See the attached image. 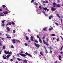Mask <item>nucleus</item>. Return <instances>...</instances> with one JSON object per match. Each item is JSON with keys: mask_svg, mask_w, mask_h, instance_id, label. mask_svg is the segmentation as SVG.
I'll list each match as a JSON object with an SVG mask.
<instances>
[{"mask_svg": "<svg viewBox=\"0 0 63 63\" xmlns=\"http://www.w3.org/2000/svg\"><path fill=\"white\" fill-rule=\"evenodd\" d=\"M43 9L44 11H47V12H48L49 11V9H47V7H45V8H43Z\"/></svg>", "mask_w": 63, "mask_h": 63, "instance_id": "nucleus-1", "label": "nucleus"}, {"mask_svg": "<svg viewBox=\"0 0 63 63\" xmlns=\"http://www.w3.org/2000/svg\"><path fill=\"white\" fill-rule=\"evenodd\" d=\"M34 45L36 47H37V48H39V47L40 46V45L38 44H36V43H35Z\"/></svg>", "mask_w": 63, "mask_h": 63, "instance_id": "nucleus-2", "label": "nucleus"}, {"mask_svg": "<svg viewBox=\"0 0 63 63\" xmlns=\"http://www.w3.org/2000/svg\"><path fill=\"white\" fill-rule=\"evenodd\" d=\"M43 42L45 44V45H47V46H48V43H47V42H45V40H43Z\"/></svg>", "mask_w": 63, "mask_h": 63, "instance_id": "nucleus-3", "label": "nucleus"}, {"mask_svg": "<svg viewBox=\"0 0 63 63\" xmlns=\"http://www.w3.org/2000/svg\"><path fill=\"white\" fill-rule=\"evenodd\" d=\"M19 54L20 55H21V56H22V57H25L26 56V55H25V54H21L20 53H19Z\"/></svg>", "mask_w": 63, "mask_h": 63, "instance_id": "nucleus-4", "label": "nucleus"}, {"mask_svg": "<svg viewBox=\"0 0 63 63\" xmlns=\"http://www.w3.org/2000/svg\"><path fill=\"white\" fill-rule=\"evenodd\" d=\"M4 52L6 54H9V51H7L6 50H5L4 51Z\"/></svg>", "mask_w": 63, "mask_h": 63, "instance_id": "nucleus-5", "label": "nucleus"}, {"mask_svg": "<svg viewBox=\"0 0 63 63\" xmlns=\"http://www.w3.org/2000/svg\"><path fill=\"white\" fill-rule=\"evenodd\" d=\"M12 42L13 44L16 43V39H13L12 41Z\"/></svg>", "mask_w": 63, "mask_h": 63, "instance_id": "nucleus-6", "label": "nucleus"}, {"mask_svg": "<svg viewBox=\"0 0 63 63\" xmlns=\"http://www.w3.org/2000/svg\"><path fill=\"white\" fill-rule=\"evenodd\" d=\"M51 10L52 11H53V12H54V11H55V9H54V8L52 7Z\"/></svg>", "mask_w": 63, "mask_h": 63, "instance_id": "nucleus-7", "label": "nucleus"}, {"mask_svg": "<svg viewBox=\"0 0 63 63\" xmlns=\"http://www.w3.org/2000/svg\"><path fill=\"white\" fill-rule=\"evenodd\" d=\"M10 56H11V55L8 54V55L6 56V57H7V59H8V58H9V57H10Z\"/></svg>", "mask_w": 63, "mask_h": 63, "instance_id": "nucleus-8", "label": "nucleus"}, {"mask_svg": "<svg viewBox=\"0 0 63 63\" xmlns=\"http://www.w3.org/2000/svg\"><path fill=\"white\" fill-rule=\"evenodd\" d=\"M3 13L5 15H7V14H8V11H7L6 12H3Z\"/></svg>", "mask_w": 63, "mask_h": 63, "instance_id": "nucleus-9", "label": "nucleus"}, {"mask_svg": "<svg viewBox=\"0 0 63 63\" xmlns=\"http://www.w3.org/2000/svg\"><path fill=\"white\" fill-rule=\"evenodd\" d=\"M2 57L4 59H7L6 57H5V56H4V55H3Z\"/></svg>", "mask_w": 63, "mask_h": 63, "instance_id": "nucleus-10", "label": "nucleus"}, {"mask_svg": "<svg viewBox=\"0 0 63 63\" xmlns=\"http://www.w3.org/2000/svg\"><path fill=\"white\" fill-rule=\"evenodd\" d=\"M56 16H58V17H59V18H60V16H59V14H57Z\"/></svg>", "mask_w": 63, "mask_h": 63, "instance_id": "nucleus-11", "label": "nucleus"}, {"mask_svg": "<svg viewBox=\"0 0 63 63\" xmlns=\"http://www.w3.org/2000/svg\"><path fill=\"white\" fill-rule=\"evenodd\" d=\"M7 31H10V28H9V27H7Z\"/></svg>", "mask_w": 63, "mask_h": 63, "instance_id": "nucleus-12", "label": "nucleus"}, {"mask_svg": "<svg viewBox=\"0 0 63 63\" xmlns=\"http://www.w3.org/2000/svg\"><path fill=\"white\" fill-rule=\"evenodd\" d=\"M24 63H27V60H24Z\"/></svg>", "mask_w": 63, "mask_h": 63, "instance_id": "nucleus-13", "label": "nucleus"}, {"mask_svg": "<svg viewBox=\"0 0 63 63\" xmlns=\"http://www.w3.org/2000/svg\"><path fill=\"white\" fill-rule=\"evenodd\" d=\"M47 29V27H45V28H43V31H45Z\"/></svg>", "mask_w": 63, "mask_h": 63, "instance_id": "nucleus-14", "label": "nucleus"}, {"mask_svg": "<svg viewBox=\"0 0 63 63\" xmlns=\"http://www.w3.org/2000/svg\"><path fill=\"white\" fill-rule=\"evenodd\" d=\"M36 37L37 38L39 39H41V37H40V36H39V35H37L36 36Z\"/></svg>", "mask_w": 63, "mask_h": 63, "instance_id": "nucleus-15", "label": "nucleus"}, {"mask_svg": "<svg viewBox=\"0 0 63 63\" xmlns=\"http://www.w3.org/2000/svg\"><path fill=\"white\" fill-rule=\"evenodd\" d=\"M39 41L41 43H42V40H41V38L40 39H39Z\"/></svg>", "mask_w": 63, "mask_h": 63, "instance_id": "nucleus-16", "label": "nucleus"}, {"mask_svg": "<svg viewBox=\"0 0 63 63\" xmlns=\"http://www.w3.org/2000/svg\"><path fill=\"white\" fill-rule=\"evenodd\" d=\"M17 60H18V61H21V60H22L21 59H20L19 58H17Z\"/></svg>", "mask_w": 63, "mask_h": 63, "instance_id": "nucleus-17", "label": "nucleus"}, {"mask_svg": "<svg viewBox=\"0 0 63 63\" xmlns=\"http://www.w3.org/2000/svg\"><path fill=\"white\" fill-rule=\"evenodd\" d=\"M8 24L9 25H11L12 24V23L11 22H10L9 23H8Z\"/></svg>", "mask_w": 63, "mask_h": 63, "instance_id": "nucleus-18", "label": "nucleus"}, {"mask_svg": "<svg viewBox=\"0 0 63 63\" xmlns=\"http://www.w3.org/2000/svg\"><path fill=\"white\" fill-rule=\"evenodd\" d=\"M3 14V13H1L0 15V16H4V15H2Z\"/></svg>", "mask_w": 63, "mask_h": 63, "instance_id": "nucleus-19", "label": "nucleus"}, {"mask_svg": "<svg viewBox=\"0 0 63 63\" xmlns=\"http://www.w3.org/2000/svg\"><path fill=\"white\" fill-rule=\"evenodd\" d=\"M35 43H38V41H37V40H34Z\"/></svg>", "mask_w": 63, "mask_h": 63, "instance_id": "nucleus-20", "label": "nucleus"}, {"mask_svg": "<svg viewBox=\"0 0 63 63\" xmlns=\"http://www.w3.org/2000/svg\"><path fill=\"white\" fill-rule=\"evenodd\" d=\"M2 7L3 8H6V6L5 5H2Z\"/></svg>", "mask_w": 63, "mask_h": 63, "instance_id": "nucleus-21", "label": "nucleus"}, {"mask_svg": "<svg viewBox=\"0 0 63 63\" xmlns=\"http://www.w3.org/2000/svg\"><path fill=\"white\" fill-rule=\"evenodd\" d=\"M28 56H30L31 57H32V55L30 54H28Z\"/></svg>", "mask_w": 63, "mask_h": 63, "instance_id": "nucleus-22", "label": "nucleus"}, {"mask_svg": "<svg viewBox=\"0 0 63 63\" xmlns=\"http://www.w3.org/2000/svg\"><path fill=\"white\" fill-rule=\"evenodd\" d=\"M6 38H8L9 39H11V37L10 36H7V37Z\"/></svg>", "mask_w": 63, "mask_h": 63, "instance_id": "nucleus-23", "label": "nucleus"}, {"mask_svg": "<svg viewBox=\"0 0 63 63\" xmlns=\"http://www.w3.org/2000/svg\"><path fill=\"white\" fill-rule=\"evenodd\" d=\"M57 7H60V5L59 4H58L57 5Z\"/></svg>", "mask_w": 63, "mask_h": 63, "instance_id": "nucleus-24", "label": "nucleus"}, {"mask_svg": "<svg viewBox=\"0 0 63 63\" xmlns=\"http://www.w3.org/2000/svg\"><path fill=\"white\" fill-rule=\"evenodd\" d=\"M3 47V49H5V45H4L3 46V47Z\"/></svg>", "mask_w": 63, "mask_h": 63, "instance_id": "nucleus-25", "label": "nucleus"}, {"mask_svg": "<svg viewBox=\"0 0 63 63\" xmlns=\"http://www.w3.org/2000/svg\"><path fill=\"white\" fill-rule=\"evenodd\" d=\"M55 36V35L54 34H52V37L53 36Z\"/></svg>", "mask_w": 63, "mask_h": 63, "instance_id": "nucleus-26", "label": "nucleus"}, {"mask_svg": "<svg viewBox=\"0 0 63 63\" xmlns=\"http://www.w3.org/2000/svg\"><path fill=\"white\" fill-rule=\"evenodd\" d=\"M63 46H62V47H61V49H60V50H62L63 49Z\"/></svg>", "mask_w": 63, "mask_h": 63, "instance_id": "nucleus-27", "label": "nucleus"}, {"mask_svg": "<svg viewBox=\"0 0 63 63\" xmlns=\"http://www.w3.org/2000/svg\"><path fill=\"white\" fill-rule=\"evenodd\" d=\"M11 48H14V46H13V45H12Z\"/></svg>", "mask_w": 63, "mask_h": 63, "instance_id": "nucleus-28", "label": "nucleus"}, {"mask_svg": "<svg viewBox=\"0 0 63 63\" xmlns=\"http://www.w3.org/2000/svg\"><path fill=\"white\" fill-rule=\"evenodd\" d=\"M25 54H26V55H28V53L26 52L25 53Z\"/></svg>", "mask_w": 63, "mask_h": 63, "instance_id": "nucleus-29", "label": "nucleus"}, {"mask_svg": "<svg viewBox=\"0 0 63 63\" xmlns=\"http://www.w3.org/2000/svg\"><path fill=\"white\" fill-rule=\"evenodd\" d=\"M26 39L27 40H29V38L28 37H26Z\"/></svg>", "mask_w": 63, "mask_h": 63, "instance_id": "nucleus-30", "label": "nucleus"}, {"mask_svg": "<svg viewBox=\"0 0 63 63\" xmlns=\"http://www.w3.org/2000/svg\"><path fill=\"white\" fill-rule=\"evenodd\" d=\"M34 1V0H32V1H31V3H33Z\"/></svg>", "mask_w": 63, "mask_h": 63, "instance_id": "nucleus-31", "label": "nucleus"}, {"mask_svg": "<svg viewBox=\"0 0 63 63\" xmlns=\"http://www.w3.org/2000/svg\"><path fill=\"white\" fill-rule=\"evenodd\" d=\"M25 45L26 46H28V44L26 43L25 44Z\"/></svg>", "mask_w": 63, "mask_h": 63, "instance_id": "nucleus-32", "label": "nucleus"}, {"mask_svg": "<svg viewBox=\"0 0 63 63\" xmlns=\"http://www.w3.org/2000/svg\"><path fill=\"white\" fill-rule=\"evenodd\" d=\"M5 26V25L4 24H3L1 25V26Z\"/></svg>", "mask_w": 63, "mask_h": 63, "instance_id": "nucleus-33", "label": "nucleus"}, {"mask_svg": "<svg viewBox=\"0 0 63 63\" xmlns=\"http://www.w3.org/2000/svg\"><path fill=\"white\" fill-rule=\"evenodd\" d=\"M12 24L13 25H14L15 24V22H12Z\"/></svg>", "mask_w": 63, "mask_h": 63, "instance_id": "nucleus-34", "label": "nucleus"}, {"mask_svg": "<svg viewBox=\"0 0 63 63\" xmlns=\"http://www.w3.org/2000/svg\"><path fill=\"white\" fill-rule=\"evenodd\" d=\"M13 33H15L16 32V31H15V30H14L13 31Z\"/></svg>", "mask_w": 63, "mask_h": 63, "instance_id": "nucleus-35", "label": "nucleus"}, {"mask_svg": "<svg viewBox=\"0 0 63 63\" xmlns=\"http://www.w3.org/2000/svg\"><path fill=\"white\" fill-rule=\"evenodd\" d=\"M34 53H35V54H37V52L36 51H34Z\"/></svg>", "mask_w": 63, "mask_h": 63, "instance_id": "nucleus-36", "label": "nucleus"}, {"mask_svg": "<svg viewBox=\"0 0 63 63\" xmlns=\"http://www.w3.org/2000/svg\"><path fill=\"white\" fill-rule=\"evenodd\" d=\"M56 40L57 41H59V38H57V39Z\"/></svg>", "mask_w": 63, "mask_h": 63, "instance_id": "nucleus-37", "label": "nucleus"}, {"mask_svg": "<svg viewBox=\"0 0 63 63\" xmlns=\"http://www.w3.org/2000/svg\"><path fill=\"white\" fill-rule=\"evenodd\" d=\"M9 53L10 54H11V55H12V52H9Z\"/></svg>", "mask_w": 63, "mask_h": 63, "instance_id": "nucleus-38", "label": "nucleus"}, {"mask_svg": "<svg viewBox=\"0 0 63 63\" xmlns=\"http://www.w3.org/2000/svg\"><path fill=\"white\" fill-rule=\"evenodd\" d=\"M41 8V6H39V9H40V10H42V8Z\"/></svg>", "mask_w": 63, "mask_h": 63, "instance_id": "nucleus-39", "label": "nucleus"}, {"mask_svg": "<svg viewBox=\"0 0 63 63\" xmlns=\"http://www.w3.org/2000/svg\"><path fill=\"white\" fill-rule=\"evenodd\" d=\"M46 53H48V52H47V50H46Z\"/></svg>", "mask_w": 63, "mask_h": 63, "instance_id": "nucleus-40", "label": "nucleus"}, {"mask_svg": "<svg viewBox=\"0 0 63 63\" xmlns=\"http://www.w3.org/2000/svg\"><path fill=\"white\" fill-rule=\"evenodd\" d=\"M52 29H49V31H51V30H52Z\"/></svg>", "mask_w": 63, "mask_h": 63, "instance_id": "nucleus-41", "label": "nucleus"}, {"mask_svg": "<svg viewBox=\"0 0 63 63\" xmlns=\"http://www.w3.org/2000/svg\"><path fill=\"white\" fill-rule=\"evenodd\" d=\"M58 63V62L57 61H56L54 62V63Z\"/></svg>", "mask_w": 63, "mask_h": 63, "instance_id": "nucleus-42", "label": "nucleus"}, {"mask_svg": "<svg viewBox=\"0 0 63 63\" xmlns=\"http://www.w3.org/2000/svg\"><path fill=\"white\" fill-rule=\"evenodd\" d=\"M55 24L57 25V26H58V23H56Z\"/></svg>", "mask_w": 63, "mask_h": 63, "instance_id": "nucleus-43", "label": "nucleus"}, {"mask_svg": "<svg viewBox=\"0 0 63 63\" xmlns=\"http://www.w3.org/2000/svg\"><path fill=\"white\" fill-rule=\"evenodd\" d=\"M53 5H56V3H55V2L53 3Z\"/></svg>", "mask_w": 63, "mask_h": 63, "instance_id": "nucleus-44", "label": "nucleus"}, {"mask_svg": "<svg viewBox=\"0 0 63 63\" xmlns=\"http://www.w3.org/2000/svg\"><path fill=\"white\" fill-rule=\"evenodd\" d=\"M0 46H3V44L1 43H0Z\"/></svg>", "mask_w": 63, "mask_h": 63, "instance_id": "nucleus-45", "label": "nucleus"}, {"mask_svg": "<svg viewBox=\"0 0 63 63\" xmlns=\"http://www.w3.org/2000/svg\"><path fill=\"white\" fill-rule=\"evenodd\" d=\"M40 54H41V55H43V53H42L41 52L40 53Z\"/></svg>", "mask_w": 63, "mask_h": 63, "instance_id": "nucleus-46", "label": "nucleus"}, {"mask_svg": "<svg viewBox=\"0 0 63 63\" xmlns=\"http://www.w3.org/2000/svg\"><path fill=\"white\" fill-rule=\"evenodd\" d=\"M53 8H55L56 7L55 5H53Z\"/></svg>", "mask_w": 63, "mask_h": 63, "instance_id": "nucleus-47", "label": "nucleus"}, {"mask_svg": "<svg viewBox=\"0 0 63 63\" xmlns=\"http://www.w3.org/2000/svg\"><path fill=\"white\" fill-rule=\"evenodd\" d=\"M17 42H18V43H20V41H19V40H17Z\"/></svg>", "mask_w": 63, "mask_h": 63, "instance_id": "nucleus-48", "label": "nucleus"}, {"mask_svg": "<svg viewBox=\"0 0 63 63\" xmlns=\"http://www.w3.org/2000/svg\"><path fill=\"white\" fill-rule=\"evenodd\" d=\"M49 19H51V16H50L49 17Z\"/></svg>", "mask_w": 63, "mask_h": 63, "instance_id": "nucleus-49", "label": "nucleus"}, {"mask_svg": "<svg viewBox=\"0 0 63 63\" xmlns=\"http://www.w3.org/2000/svg\"><path fill=\"white\" fill-rule=\"evenodd\" d=\"M35 4L36 5H38V3H36V2H35Z\"/></svg>", "mask_w": 63, "mask_h": 63, "instance_id": "nucleus-50", "label": "nucleus"}, {"mask_svg": "<svg viewBox=\"0 0 63 63\" xmlns=\"http://www.w3.org/2000/svg\"><path fill=\"white\" fill-rule=\"evenodd\" d=\"M11 61L12 62V61H13V59H11Z\"/></svg>", "mask_w": 63, "mask_h": 63, "instance_id": "nucleus-51", "label": "nucleus"}, {"mask_svg": "<svg viewBox=\"0 0 63 63\" xmlns=\"http://www.w3.org/2000/svg\"><path fill=\"white\" fill-rule=\"evenodd\" d=\"M60 53L61 54H62V53H63V52H60Z\"/></svg>", "mask_w": 63, "mask_h": 63, "instance_id": "nucleus-52", "label": "nucleus"}, {"mask_svg": "<svg viewBox=\"0 0 63 63\" xmlns=\"http://www.w3.org/2000/svg\"><path fill=\"white\" fill-rule=\"evenodd\" d=\"M31 41H33V38L31 39Z\"/></svg>", "mask_w": 63, "mask_h": 63, "instance_id": "nucleus-53", "label": "nucleus"}, {"mask_svg": "<svg viewBox=\"0 0 63 63\" xmlns=\"http://www.w3.org/2000/svg\"><path fill=\"white\" fill-rule=\"evenodd\" d=\"M50 27L51 28V29H53V28H52V27H51V26H50Z\"/></svg>", "mask_w": 63, "mask_h": 63, "instance_id": "nucleus-54", "label": "nucleus"}, {"mask_svg": "<svg viewBox=\"0 0 63 63\" xmlns=\"http://www.w3.org/2000/svg\"><path fill=\"white\" fill-rule=\"evenodd\" d=\"M52 51L51 50H50V53H52Z\"/></svg>", "mask_w": 63, "mask_h": 63, "instance_id": "nucleus-55", "label": "nucleus"}, {"mask_svg": "<svg viewBox=\"0 0 63 63\" xmlns=\"http://www.w3.org/2000/svg\"><path fill=\"white\" fill-rule=\"evenodd\" d=\"M2 23H5V22H4V21H2Z\"/></svg>", "mask_w": 63, "mask_h": 63, "instance_id": "nucleus-56", "label": "nucleus"}, {"mask_svg": "<svg viewBox=\"0 0 63 63\" xmlns=\"http://www.w3.org/2000/svg\"><path fill=\"white\" fill-rule=\"evenodd\" d=\"M59 58H61V56L59 55Z\"/></svg>", "mask_w": 63, "mask_h": 63, "instance_id": "nucleus-57", "label": "nucleus"}, {"mask_svg": "<svg viewBox=\"0 0 63 63\" xmlns=\"http://www.w3.org/2000/svg\"><path fill=\"white\" fill-rule=\"evenodd\" d=\"M20 53L21 54H22V53H23V52L21 51V52Z\"/></svg>", "mask_w": 63, "mask_h": 63, "instance_id": "nucleus-58", "label": "nucleus"}, {"mask_svg": "<svg viewBox=\"0 0 63 63\" xmlns=\"http://www.w3.org/2000/svg\"><path fill=\"white\" fill-rule=\"evenodd\" d=\"M33 36H31V39H33Z\"/></svg>", "mask_w": 63, "mask_h": 63, "instance_id": "nucleus-59", "label": "nucleus"}, {"mask_svg": "<svg viewBox=\"0 0 63 63\" xmlns=\"http://www.w3.org/2000/svg\"><path fill=\"white\" fill-rule=\"evenodd\" d=\"M29 43H31V41H30V40H29Z\"/></svg>", "mask_w": 63, "mask_h": 63, "instance_id": "nucleus-60", "label": "nucleus"}, {"mask_svg": "<svg viewBox=\"0 0 63 63\" xmlns=\"http://www.w3.org/2000/svg\"><path fill=\"white\" fill-rule=\"evenodd\" d=\"M43 39H45V36H43Z\"/></svg>", "mask_w": 63, "mask_h": 63, "instance_id": "nucleus-61", "label": "nucleus"}, {"mask_svg": "<svg viewBox=\"0 0 63 63\" xmlns=\"http://www.w3.org/2000/svg\"><path fill=\"white\" fill-rule=\"evenodd\" d=\"M59 59L60 60H61V58H60Z\"/></svg>", "mask_w": 63, "mask_h": 63, "instance_id": "nucleus-62", "label": "nucleus"}, {"mask_svg": "<svg viewBox=\"0 0 63 63\" xmlns=\"http://www.w3.org/2000/svg\"><path fill=\"white\" fill-rule=\"evenodd\" d=\"M9 23L8 24H7L6 25V26H7L8 25H9Z\"/></svg>", "mask_w": 63, "mask_h": 63, "instance_id": "nucleus-63", "label": "nucleus"}, {"mask_svg": "<svg viewBox=\"0 0 63 63\" xmlns=\"http://www.w3.org/2000/svg\"><path fill=\"white\" fill-rule=\"evenodd\" d=\"M43 3H46L45 1H43Z\"/></svg>", "mask_w": 63, "mask_h": 63, "instance_id": "nucleus-64", "label": "nucleus"}]
</instances>
